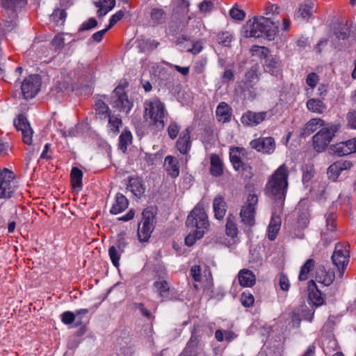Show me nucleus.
Listing matches in <instances>:
<instances>
[{
  "mask_svg": "<svg viewBox=\"0 0 356 356\" xmlns=\"http://www.w3.org/2000/svg\"><path fill=\"white\" fill-rule=\"evenodd\" d=\"M324 328L322 330V334H323ZM322 343L325 348L334 350L337 346V340L332 336V334L329 333L326 337L322 335Z\"/></svg>",
  "mask_w": 356,
  "mask_h": 356,
  "instance_id": "a18cd8bd",
  "label": "nucleus"
},
{
  "mask_svg": "<svg viewBox=\"0 0 356 356\" xmlns=\"http://www.w3.org/2000/svg\"><path fill=\"white\" fill-rule=\"evenodd\" d=\"M16 188L15 175L7 168L0 172V198H9Z\"/></svg>",
  "mask_w": 356,
  "mask_h": 356,
  "instance_id": "1a4fd4ad",
  "label": "nucleus"
},
{
  "mask_svg": "<svg viewBox=\"0 0 356 356\" xmlns=\"http://www.w3.org/2000/svg\"><path fill=\"white\" fill-rule=\"evenodd\" d=\"M257 203V196L254 194H250L240 212L241 221L245 225L252 227L254 225L256 207Z\"/></svg>",
  "mask_w": 356,
  "mask_h": 356,
  "instance_id": "6e6552de",
  "label": "nucleus"
},
{
  "mask_svg": "<svg viewBox=\"0 0 356 356\" xmlns=\"http://www.w3.org/2000/svg\"><path fill=\"white\" fill-rule=\"evenodd\" d=\"M280 218L273 213L268 229V236L270 241H273L276 238L277 234L280 229Z\"/></svg>",
  "mask_w": 356,
  "mask_h": 356,
  "instance_id": "c9c22d12",
  "label": "nucleus"
},
{
  "mask_svg": "<svg viewBox=\"0 0 356 356\" xmlns=\"http://www.w3.org/2000/svg\"><path fill=\"white\" fill-rule=\"evenodd\" d=\"M82 171L76 167L72 169L70 173V179L74 188H81L82 186Z\"/></svg>",
  "mask_w": 356,
  "mask_h": 356,
  "instance_id": "79ce46f5",
  "label": "nucleus"
},
{
  "mask_svg": "<svg viewBox=\"0 0 356 356\" xmlns=\"http://www.w3.org/2000/svg\"><path fill=\"white\" fill-rule=\"evenodd\" d=\"M225 231L227 235L229 237L234 238L238 235V227L235 221V217L232 214H229L227 216Z\"/></svg>",
  "mask_w": 356,
  "mask_h": 356,
  "instance_id": "a19ab883",
  "label": "nucleus"
},
{
  "mask_svg": "<svg viewBox=\"0 0 356 356\" xmlns=\"http://www.w3.org/2000/svg\"><path fill=\"white\" fill-rule=\"evenodd\" d=\"M95 5L99 9L97 10V15L102 17L106 15L110 10H111L115 5V0H96Z\"/></svg>",
  "mask_w": 356,
  "mask_h": 356,
  "instance_id": "2f4dec72",
  "label": "nucleus"
},
{
  "mask_svg": "<svg viewBox=\"0 0 356 356\" xmlns=\"http://www.w3.org/2000/svg\"><path fill=\"white\" fill-rule=\"evenodd\" d=\"M236 337V335L232 331L225 330L223 332L222 330H217L215 332V338L219 342L222 341L224 339L228 342H230Z\"/></svg>",
  "mask_w": 356,
  "mask_h": 356,
  "instance_id": "c03bdc74",
  "label": "nucleus"
},
{
  "mask_svg": "<svg viewBox=\"0 0 356 356\" xmlns=\"http://www.w3.org/2000/svg\"><path fill=\"white\" fill-rule=\"evenodd\" d=\"M129 201L127 198L122 193H117L115 195L114 203L110 210L112 214H118L127 209Z\"/></svg>",
  "mask_w": 356,
  "mask_h": 356,
  "instance_id": "a878e982",
  "label": "nucleus"
},
{
  "mask_svg": "<svg viewBox=\"0 0 356 356\" xmlns=\"http://www.w3.org/2000/svg\"><path fill=\"white\" fill-rule=\"evenodd\" d=\"M315 261L313 259H307L300 267L298 279L300 281H305L308 279V275L314 269Z\"/></svg>",
  "mask_w": 356,
  "mask_h": 356,
  "instance_id": "ea45409f",
  "label": "nucleus"
},
{
  "mask_svg": "<svg viewBox=\"0 0 356 356\" xmlns=\"http://www.w3.org/2000/svg\"><path fill=\"white\" fill-rule=\"evenodd\" d=\"M213 7V0H204L199 4V10L201 13L211 12Z\"/></svg>",
  "mask_w": 356,
  "mask_h": 356,
  "instance_id": "6e6d98bb",
  "label": "nucleus"
},
{
  "mask_svg": "<svg viewBox=\"0 0 356 356\" xmlns=\"http://www.w3.org/2000/svg\"><path fill=\"white\" fill-rule=\"evenodd\" d=\"M210 172L214 177L223 174V162L218 154H212L210 156Z\"/></svg>",
  "mask_w": 356,
  "mask_h": 356,
  "instance_id": "cd10ccee",
  "label": "nucleus"
},
{
  "mask_svg": "<svg viewBox=\"0 0 356 356\" xmlns=\"http://www.w3.org/2000/svg\"><path fill=\"white\" fill-rule=\"evenodd\" d=\"M279 285L284 291H287L290 287V282L287 276L284 274H280L279 277Z\"/></svg>",
  "mask_w": 356,
  "mask_h": 356,
  "instance_id": "0e129e2a",
  "label": "nucleus"
},
{
  "mask_svg": "<svg viewBox=\"0 0 356 356\" xmlns=\"http://www.w3.org/2000/svg\"><path fill=\"white\" fill-rule=\"evenodd\" d=\"M335 163L337 165L339 169H340V170L341 171V172L343 170H350L353 166V162L350 160L341 159L339 161H336Z\"/></svg>",
  "mask_w": 356,
  "mask_h": 356,
  "instance_id": "69168bd1",
  "label": "nucleus"
},
{
  "mask_svg": "<svg viewBox=\"0 0 356 356\" xmlns=\"http://www.w3.org/2000/svg\"><path fill=\"white\" fill-rule=\"evenodd\" d=\"M26 3V0H1V6L6 10L10 20L3 19L4 26L8 30L13 27V19L15 17V12Z\"/></svg>",
  "mask_w": 356,
  "mask_h": 356,
  "instance_id": "f8f14e48",
  "label": "nucleus"
},
{
  "mask_svg": "<svg viewBox=\"0 0 356 356\" xmlns=\"http://www.w3.org/2000/svg\"><path fill=\"white\" fill-rule=\"evenodd\" d=\"M315 3L311 0L305 1L300 5L298 11L296 13L295 18L298 20L308 21L312 17L314 12Z\"/></svg>",
  "mask_w": 356,
  "mask_h": 356,
  "instance_id": "6ab92c4d",
  "label": "nucleus"
},
{
  "mask_svg": "<svg viewBox=\"0 0 356 356\" xmlns=\"http://www.w3.org/2000/svg\"><path fill=\"white\" fill-rule=\"evenodd\" d=\"M347 120L348 125L356 129V112L355 111H350L347 114Z\"/></svg>",
  "mask_w": 356,
  "mask_h": 356,
  "instance_id": "774afa93",
  "label": "nucleus"
},
{
  "mask_svg": "<svg viewBox=\"0 0 356 356\" xmlns=\"http://www.w3.org/2000/svg\"><path fill=\"white\" fill-rule=\"evenodd\" d=\"M168 115L165 105L158 98L146 100L144 103V119L149 127L156 131L164 129Z\"/></svg>",
  "mask_w": 356,
  "mask_h": 356,
  "instance_id": "f03ea898",
  "label": "nucleus"
},
{
  "mask_svg": "<svg viewBox=\"0 0 356 356\" xmlns=\"http://www.w3.org/2000/svg\"><path fill=\"white\" fill-rule=\"evenodd\" d=\"M337 202L345 209H349L350 206V197L346 193H341L339 195Z\"/></svg>",
  "mask_w": 356,
  "mask_h": 356,
  "instance_id": "864d4df0",
  "label": "nucleus"
},
{
  "mask_svg": "<svg viewBox=\"0 0 356 356\" xmlns=\"http://www.w3.org/2000/svg\"><path fill=\"white\" fill-rule=\"evenodd\" d=\"M155 292L159 294L161 301L169 300L170 286L166 280L163 277H159L153 284Z\"/></svg>",
  "mask_w": 356,
  "mask_h": 356,
  "instance_id": "aec40b11",
  "label": "nucleus"
},
{
  "mask_svg": "<svg viewBox=\"0 0 356 356\" xmlns=\"http://www.w3.org/2000/svg\"><path fill=\"white\" fill-rule=\"evenodd\" d=\"M241 301L242 305L245 307H250L253 305L254 302V296L249 291H244L241 294Z\"/></svg>",
  "mask_w": 356,
  "mask_h": 356,
  "instance_id": "3c124183",
  "label": "nucleus"
},
{
  "mask_svg": "<svg viewBox=\"0 0 356 356\" xmlns=\"http://www.w3.org/2000/svg\"><path fill=\"white\" fill-rule=\"evenodd\" d=\"M307 108L311 112L319 114L324 113L326 110V106L323 101L315 98L307 100Z\"/></svg>",
  "mask_w": 356,
  "mask_h": 356,
  "instance_id": "e433bc0d",
  "label": "nucleus"
},
{
  "mask_svg": "<svg viewBox=\"0 0 356 356\" xmlns=\"http://www.w3.org/2000/svg\"><path fill=\"white\" fill-rule=\"evenodd\" d=\"M14 125L17 131H22L23 142L26 145H31L33 131L26 118L23 114H19L14 120Z\"/></svg>",
  "mask_w": 356,
  "mask_h": 356,
  "instance_id": "ddd939ff",
  "label": "nucleus"
},
{
  "mask_svg": "<svg viewBox=\"0 0 356 356\" xmlns=\"http://www.w3.org/2000/svg\"><path fill=\"white\" fill-rule=\"evenodd\" d=\"M320 80L319 76L315 72H310L306 77L307 85L313 90Z\"/></svg>",
  "mask_w": 356,
  "mask_h": 356,
  "instance_id": "603ef678",
  "label": "nucleus"
},
{
  "mask_svg": "<svg viewBox=\"0 0 356 356\" xmlns=\"http://www.w3.org/2000/svg\"><path fill=\"white\" fill-rule=\"evenodd\" d=\"M341 173V171L340 170V169H339V168L335 162L333 163L332 164H331L328 167L327 170V175L328 179L333 181H337V179H338V177H339Z\"/></svg>",
  "mask_w": 356,
  "mask_h": 356,
  "instance_id": "de8ad7c7",
  "label": "nucleus"
},
{
  "mask_svg": "<svg viewBox=\"0 0 356 356\" xmlns=\"http://www.w3.org/2000/svg\"><path fill=\"white\" fill-rule=\"evenodd\" d=\"M97 25V21L95 18L91 17L81 24L79 29V31L90 30V29L96 27Z\"/></svg>",
  "mask_w": 356,
  "mask_h": 356,
  "instance_id": "bf43d9fd",
  "label": "nucleus"
},
{
  "mask_svg": "<svg viewBox=\"0 0 356 356\" xmlns=\"http://www.w3.org/2000/svg\"><path fill=\"white\" fill-rule=\"evenodd\" d=\"M121 253H122V252L118 250L117 247L115 245L111 246L108 249V254L110 259L112 261V264L115 267H118L120 264L119 261L120 259Z\"/></svg>",
  "mask_w": 356,
  "mask_h": 356,
  "instance_id": "49530a36",
  "label": "nucleus"
},
{
  "mask_svg": "<svg viewBox=\"0 0 356 356\" xmlns=\"http://www.w3.org/2000/svg\"><path fill=\"white\" fill-rule=\"evenodd\" d=\"M127 188L129 189L132 193L138 197H141L145 191V188L142 183V180L138 177L129 178Z\"/></svg>",
  "mask_w": 356,
  "mask_h": 356,
  "instance_id": "c756f323",
  "label": "nucleus"
},
{
  "mask_svg": "<svg viewBox=\"0 0 356 356\" xmlns=\"http://www.w3.org/2000/svg\"><path fill=\"white\" fill-rule=\"evenodd\" d=\"M307 291L309 299L314 306L318 307L324 304V298L314 280L308 282Z\"/></svg>",
  "mask_w": 356,
  "mask_h": 356,
  "instance_id": "f3484780",
  "label": "nucleus"
},
{
  "mask_svg": "<svg viewBox=\"0 0 356 356\" xmlns=\"http://www.w3.org/2000/svg\"><path fill=\"white\" fill-rule=\"evenodd\" d=\"M302 170V181L304 184L308 183L314 175V168L313 165H306L303 167Z\"/></svg>",
  "mask_w": 356,
  "mask_h": 356,
  "instance_id": "09e8293b",
  "label": "nucleus"
},
{
  "mask_svg": "<svg viewBox=\"0 0 356 356\" xmlns=\"http://www.w3.org/2000/svg\"><path fill=\"white\" fill-rule=\"evenodd\" d=\"M127 243L125 240V234L120 233L118 234L117 237V242L115 245H114L117 247V249L123 252L127 246Z\"/></svg>",
  "mask_w": 356,
  "mask_h": 356,
  "instance_id": "052dcab7",
  "label": "nucleus"
},
{
  "mask_svg": "<svg viewBox=\"0 0 356 356\" xmlns=\"http://www.w3.org/2000/svg\"><path fill=\"white\" fill-rule=\"evenodd\" d=\"M164 168L168 176L176 178L179 175V165L177 159L172 156H167L164 160Z\"/></svg>",
  "mask_w": 356,
  "mask_h": 356,
  "instance_id": "393cba45",
  "label": "nucleus"
},
{
  "mask_svg": "<svg viewBox=\"0 0 356 356\" xmlns=\"http://www.w3.org/2000/svg\"><path fill=\"white\" fill-rule=\"evenodd\" d=\"M331 149L333 153L338 156H342L352 153L350 146L349 145V140L337 143L331 147Z\"/></svg>",
  "mask_w": 356,
  "mask_h": 356,
  "instance_id": "4c0bfd02",
  "label": "nucleus"
},
{
  "mask_svg": "<svg viewBox=\"0 0 356 356\" xmlns=\"http://www.w3.org/2000/svg\"><path fill=\"white\" fill-rule=\"evenodd\" d=\"M42 81L38 75L26 77L21 83V92L25 99L33 98L40 91Z\"/></svg>",
  "mask_w": 356,
  "mask_h": 356,
  "instance_id": "9b49d317",
  "label": "nucleus"
},
{
  "mask_svg": "<svg viewBox=\"0 0 356 356\" xmlns=\"http://www.w3.org/2000/svg\"><path fill=\"white\" fill-rule=\"evenodd\" d=\"M243 30L245 37L259 38L265 35L269 40H272L278 31V26L269 18L257 17L252 21H248Z\"/></svg>",
  "mask_w": 356,
  "mask_h": 356,
  "instance_id": "7ed1b4c3",
  "label": "nucleus"
},
{
  "mask_svg": "<svg viewBox=\"0 0 356 356\" xmlns=\"http://www.w3.org/2000/svg\"><path fill=\"white\" fill-rule=\"evenodd\" d=\"M315 279L318 282L329 286L334 279V274L332 271L326 270L323 266L320 265L316 268Z\"/></svg>",
  "mask_w": 356,
  "mask_h": 356,
  "instance_id": "5701e85b",
  "label": "nucleus"
},
{
  "mask_svg": "<svg viewBox=\"0 0 356 356\" xmlns=\"http://www.w3.org/2000/svg\"><path fill=\"white\" fill-rule=\"evenodd\" d=\"M339 126L334 124H325L314 136V149L321 152L328 146L335 134L339 131Z\"/></svg>",
  "mask_w": 356,
  "mask_h": 356,
  "instance_id": "39448f33",
  "label": "nucleus"
},
{
  "mask_svg": "<svg viewBox=\"0 0 356 356\" xmlns=\"http://www.w3.org/2000/svg\"><path fill=\"white\" fill-rule=\"evenodd\" d=\"M268 111L253 112L248 111L242 115L241 122L245 127H252L266 120L268 118Z\"/></svg>",
  "mask_w": 356,
  "mask_h": 356,
  "instance_id": "2eb2a0df",
  "label": "nucleus"
},
{
  "mask_svg": "<svg viewBox=\"0 0 356 356\" xmlns=\"http://www.w3.org/2000/svg\"><path fill=\"white\" fill-rule=\"evenodd\" d=\"M110 104L119 111L126 113H128L133 107V103L129 99L124 88L120 85L118 86L113 91Z\"/></svg>",
  "mask_w": 356,
  "mask_h": 356,
  "instance_id": "0eeeda50",
  "label": "nucleus"
},
{
  "mask_svg": "<svg viewBox=\"0 0 356 356\" xmlns=\"http://www.w3.org/2000/svg\"><path fill=\"white\" fill-rule=\"evenodd\" d=\"M245 149L243 147H232L229 149V159L235 170L241 169L243 164L241 161V156H244Z\"/></svg>",
  "mask_w": 356,
  "mask_h": 356,
  "instance_id": "b1692460",
  "label": "nucleus"
},
{
  "mask_svg": "<svg viewBox=\"0 0 356 356\" xmlns=\"http://www.w3.org/2000/svg\"><path fill=\"white\" fill-rule=\"evenodd\" d=\"M166 12L161 8H154L150 12L149 22L153 25H158L163 23L166 19Z\"/></svg>",
  "mask_w": 356,
  "mask_h": 356,
  "instance_id": "72a5a7b5",
  "label": "nucleus"
},
{
  "mask_svg": "<svg viewBox=\"0 0 356 356\" xmlns=\"http://www.w3.org/2000/svg\"><path fill=\"white\" fill-rule=\"evenodd\" d=\"M232 40V36L229 32H222L218 34L217 41L219 44L228 47Z\"/></svg>",
  "mask_w": 356,
  "mask_h": 356,
  "instance_id": "8fccbe9b",
  "label": "nucleus"
},
{
  "mask_svg": "<svg viewBox=\"0 0 356 356\" xmlns=\"http://www.w3.org/2000/svg\"><path fill=\"white\" fill-rule=\"evenodd\" d=\"M186 225L188 229L197 231V237H203L209 231V218L202 204L198 203L190 212Z\"/></svg>",
  "mask_w": 356,
  "mask_h": 356,
  "instance_id": "20e7f679",
  "label": "nucleus"
},
{
  "mask_svg": "<svg viewBox=\"0 0 356 356\" xmlns=\"http://www.w3.org/2000/svg\"><path fill=\"white\" fill-rule=\"evenodd\" d=\"M75 318V314L70 311L65 312L61 314V321L65 325L71 324L74 321Z\"/></svg>",
  "mask_w": 356,
  "mask_h": 356,
  "instance_id": "e2e57ef3",
  "label": "nucleus"
},
{
  "mask_svg": "<svg viewBox=\"0 0 356 356\" xmlns=\"http://www.w3.org/2000/svg\"><path fill=\"white\" fill-rule=\"evenodd\" d=\"M252 51L254 55H258L260 57H264L265 59L268 57L269 50L268 48L265 47L260 46H253L252 48Z\"/></svg>",
  "mask_w": 356,
  "mask_h": 356,
  "instance_id": "5fc2aeb1",
  "label": "nucleus"
},
{
  "mask_svg": "<svg viewBox=\"0 0 356 356\" xmlns=\"http://www.w3.org/2000/svg\"><path fill=\"white\" fill-rule=\"evenodd\" d=\"M95 109L96 118L99 120H106L111 114L108 105L102 99L96 100Z\"/></svg>",
  "mask_w": 356,
  "mask_h": 356,
  "instance_id": "f704fd0d",
  "label": "nucleus"
},
{
  "mask_svg": "<svg viewBox=\"0 0 356 356\" xmlns=\"http://www.w3.org/2000/svg\"><path fill=\"white\" fill-rule=\"evenodd\" d=\"M258 81V76L254 71H248L245 74V80L238 83V86L241 88V92L245 94L249 92L253 97L255 94L251 90Z\"/></svg>",
  "mask_w": 356,
  "mask_h": 356,
  "instance_id": "dca6fc26",
  "label": "nucleus"
},
{
  "mask_svg": "<svg viewBox=\"0 0 356 356\" xmlns=\"http://www.w3.org/2000/svg\"><path fill=\"white\" fill-rule=\"evenodd\" d=\"M143 219L138 225V236L140 241H147L154 229L156 213L153 208L148 207L142 213Z\"/></svg>",
  "mask_w": 356,
  "mask_h": 356,
  "instance_id": "423d86ee",
  "label": "nucleus"
},
{
  "mask_svg": "<svg viewBox=\"0 0 356 356\" xmlns=\"http://www.w3.org/2000/svg\"><path fill=\"white\" fill-rule=\"evenodd\" d=\"M326 231L334 232L335 230V215L332 213L325 215Z\"/></svg>",
  "mask_w": 356,
  "mask_h": 356,
  "instance_id": "13d9d810",
  "label": "nucleus"
},
{
  "mask_svg": "<svg viewBox=\"0 0 356 356\" xmlns=\"http://www.w3.org/2000/svg\"><path fill=\"white\" fill-rule=\"evenodd\" d=\"M180 130V127L176 122H171L168 127V134L171 139L177 138Z\"/></svg>",
  "mask_w": 356,
  "mask_h": 356,
  "instance_id": "4d7b16f0",
  "label": "nucleus"
},
{
  "mask_svg": "<svg viewBox=\"0 0 356 356\" xmlns=\"http://www.w3.org/2000/svg\"><path fill=\"white\" fill-rule=\"evenodd\" d=\"M239 284L243 287H251L256 282L254 274L248 269H242L238 273Z\"/></svg>",
  "mask_w": 356,
  "mask_h": 356,
  "instance_id": "bb28decb",
  "label": "nucleus"
},
{
  "mask_svg": "<svg viewBox=\"0 0 356 356\" xmlns=\"http://www.w3.org/2000/svg\"><path fill=\"white\" fill-rule=\"evenodd\" d=\"M333 264L337 267L339 275L342 276L349 262V250L346 244L338 243L332 256Z\"/></svg>",
  "mask_w": 356,
  "mask_h": 356,
  "instance_id": "9d476101",
  "label": "nucleus"
},
{
  "mask_svg": "<svg viewBox=\"0 0 356 356\" xmlns=\"http://www.w3.org/2000/svg\"><path fill=\"white\" fill-rule=\"evenodd\" d=\"M229 15L232 18L237 20H243L245 17L244 12L236 7H233L230 10Z\"/></svg>",
  "mask_w": 356,
  "mask_h": 356,
  "instance_id": "338daca9",
  "label": "nucleus"
},
{
  "mask_svg": "<svg viewBox=\"0 0 356 356\" xmlns=\"http://www.w3.org/2000/svg\"><path fill=\"white\" fill-rule=\"evenodd\" d=\"M132 135L130 131L124 129L119 137L118 148L122 152H126L128 146L131 144Z\"/></svg>",
  "mask_w": 356,
  "mask_h": 356,
  "instance_id": "58836bf2",
  "label": "nucleus"
},
{
  "mask_svg": "<svg viewBox=\"0 0 356 356\" xmlns=\"http://www.w3.org/2000/svg\"><path fill=\"white\" fill-rule=\"evenodd\" d=\"M216 113L218 121L225 123L230 120L232 115L231 108L227 103L224 102H220L216 108Z\"/></svg>",
  "mask_w": 356,
  "mask_h": 356,
  "instance_id": "c85d7f7f",
  "label": "nucleus"
},
{
  "mask_svg": "<svg viewBox=\"0 0 356 356\" xmlns=\"http://www.w3.org/2000/svg\"><path fill=\"white\" fill-rule=\"evenodd\" d=\"M213 210L214 216L217 220H222L227 211V203L225 198L220 195H216L213 200Z\"/></svg>",
  "mask_w": 356,
  "mask_h": 356,
  "instance_id": "4be33fe9",
  "label": "nucleus"
},
{
  "mask_svg": "<svg viewBox=\"0 0 356 356\" xmlns=\"http://www.w3.org/2000/svg\"><path fill=\"white\" fill-rule=\"evenodd\" d=\"M108 129L109 131L117 134L119 131V128L122 125V120L121 118L116 115H109L108 116Z\"/></svg>",
  "mask_w": 356,
  "mask_h": 356,
  "instance_id": "37998d69",
  "label": "nucleus"
},
{
  "mask_svg": "<svg viewBox=\"0 0 356 356\" xmlns=\"http://www.w3.org/2000/svg\"><path fill=\"white\" fill-rule=\"evenodd\" d=\"M288 167L281 165L270 177L266 186V193L277 200L280 204V210L282 209L288 187Z\"/></svg>",
  "mask_w": 356,
  "mask_h": 356,
  "instance_id": "f257e3e1",
  "label": "nucleus"
},
{
  "mask_svg": "<svg viewBox=\"0 0 356 356\" xmlns=\"http://www.w3.org/2000/svg\"><path fill=\"white\" fill-rule=\"evenodd\" d=\"M281 64L277 56L269 55L265 60L264 69L268 73L277 75L280 70Z\"/></svg>",
  "mask_w": 356,
  "mask_h": 356,
  "instance_id": "7c9ffc66",
  "label": "nucleus"
},
{
  "mask_svg": "<svg viewBox=\"0 0 356 356\" xmlns=\"http://www.w3.org/2000/svg\"><path fill=\"white\" fill-rule=\"evenodd\" d=\"M250 147L263 154H271L275 150V141L273 137H260L252 140Z\"/></svg>",
  "mask_w": 356,
  "mask_h": 356,
  "instance_id": "4468645a",
  "label": "nucleus"
},
{
  "mask_svg": "<svg viewBox=\"0 0 356 356\" xmlns=\"http://www.w3.org/2000/svg\"><path fill=\"white\" fill-rule=\"evenodd\" d=\"M325 122L320 118H313L309 120L305 125L302 135L308 136L316 131L318 128L325 126Z\"/></svg>",
  "mask_w": 356,
  "mask_h": 356,
  "instance_id": "473e14b6",
  "label": "nucleus"
},
{
  "mask_svg": "<svg viewBox=\"0 0 356 356\" xmlns=\"http://www.w3.org/2000/svg\"><path fill=\"white\" fill-rule=\"evenodd\" d=\"M296 211L298 213V223L301 227H305L309 222V209L307 202L306 200L300 201Z\"/></svg>",
  "mask_w": 356,
  "mask_h": 356,
  "instance_id": "a211bd4d",
  "label": "nucleus"
},
{
  "mask_svg": "<svg viewBox=\"0 0 356 356\" xmlns=\"http://www.w3.org/2000/svg\"><path fill=\"white\" fill-rule=\"evenodd\" d=\"M191 129L188 127L185 130H184L179 139L177 141L176 146L179 151V152L182 154H186L190 150L191 147Z\"/></svg>",
  "mask_w": 356,
  "mask_h": 356,
  "instance_id": "412c9836",
  "label": "nucleus"
},
{
  "mask_svg": "<svg viewBox=\"0 0 356 356\" xmlns=\"http://www.w3.org/2000/svg\"><path fill=\"white\" fill-rule=\"evenodd\" d=\"M202 237H197V231L190 229V233L185 238V243L188 246H192L197 239H200Z\"/></svg>",
  "mask_w": 356,
  "mask_h": 356,
  "instance_id": "680f3d73",
  "label": "nucleus"
}]
</instances>
